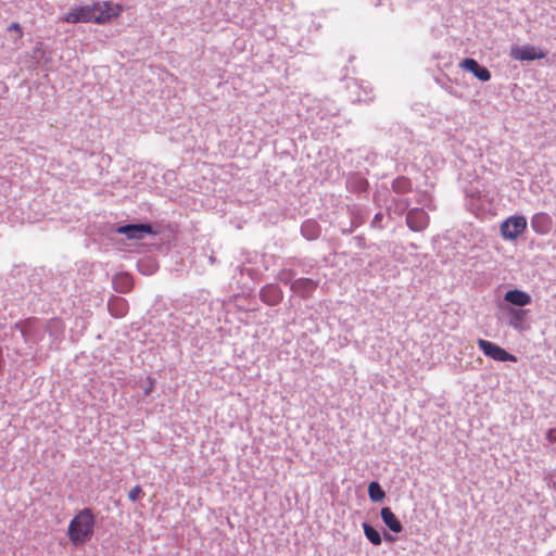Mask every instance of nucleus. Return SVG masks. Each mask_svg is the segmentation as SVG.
I'll use <instances>...</instances> for the list:
<instances>
[{
	"label": "nucleus",
	"mask_w": 556,
	"mask_h": 556,
	"mask_svg": "<svg viewBox=\"0 0 556 556\" xmlns=\"http://www.w3.org/2000/svg\"><path fill=\"white\" fill-rule=\"evenodd\" d=\"M121 4H113L109 1L94 2L91 5L74 7L65 13L60 21L68 24L96 23L108 24L112 18L119 16L123 12Z\"/></svg>",
	"instance_id": "obj_1"
},
{
	"label": "nucleus",
	"mask_w": 556,
	"mask_h": 556,
	"mask_svg": "<svg viewBox=\"0 0 556 556\" xmlns=\"http://www.w3.org/2000/svg\"><path fill=\"white\" fill-rule=\"evenodd\" d=\"M96 528V516L90 508L80 509L70 521L67 538L73 546H81L89 542Z\"/></svg>",
	"instance_id": "obj_2"
},
{
	"label": "nucleus",
	"mask_w": 556,
	"mask_h": 556,
	"mask_svg": "<svg viewBox=\"0 0 556 556\" xmlns=\"http://www.w3.org/2000/svg\"><path fill=\"white\" fill-rule=\"evenodd\" d=\"M527 229V219L522 215L510 216L506 218L500 227L501 235L504 239L516 240Z\"/></svg>",
	"instance_id": "obj_3"
},
{
	"label": "nucleus",
	"mask_w": 556,
	"mask_h": 556,
	"mask_svg": "<svg viewBox=\"0 0 556 556\" xmlns=\"http://www.w3.org/2000/svg\"><path fill=\"white\" fill-rule=\"evenodd\" d=\"M477 345L484 353V355L494 361L517 362V357L515 355L508 353L506 350L491 341L478 339Z\"/></svg>",
	"instance_id": "obj_4"
},
{
	"label": "nucleus",
	"mask_w": 556,
	"mask_h": 556,
	"mask_svg": "<svg viewBox=\"0 0 556 556\" xmlns=\"http://www.w3.org/2000/svg\"><path fill=\"white\" fill-rule=\"evenodd\" d=\"M510 56L518 61H533L545 58V53L534 46L526 45L511 48Z\"/></svg>",
	"instance_id": "obj_5"
},
{
	"label": "nucleus",
	"mask_w": 556,
	"mask_h": 556,
	"mask_svg": "<svg viewBox=\"0 0 556 556\" xmlns=\"http://www.w3.org/2000/svg\"><path fill=\"white\" fill-rule=\"evenodd\" d=\"M406 224L413 231H422L429 224V216L422 208H413L407 213Z\"/></svg>",
	"instance_id": "obj_6"
},
{
	"label": "nucleus",
	"mask_w": 556,
	"mask_h": 556,
	"mask_svg": "<svg viewBox=\"0 0 556 556\" xmlns=\"http://www.w3.org/2000/svg\"><path fill=\"white\" fill-rule=\"evenodd\" d=\"M459 66L464 71H468L475 75L481 81H489L491 79V73L486 67L481 66L475 59H464Z\"/></svg>",
	"instance_id": "obj_7"
},
{
	"label": "nucleus",
	"mask_w": 556,
	"mask_h": 556,
	"mask_svg": "<svg viewBox=\"0 0 556 556\" xmlns=\"http://www.w3.org/2000/svg\"><path fill=\"white\" fill-rule=\"evenodd\" d=\"M552 218L545 212L535 213L531 218V227L539 235H547L552 229Z\"/></svg>",
	"instance_id": "obj_8"
},
{
	"label": "nucleus",
	"mask_w": 556,
	"mask_h": 556,
	"mask_svg": "<svg viewBox=\"0 0 556 556\" xmlns=\"http://www.w3.org/2000/svg\"><path fill=\"white\" fill-rule=\"evenodd\" d=\"M318 287V281L311 278H299L291 282V290L303 298L312 295Z\"/></svg>",
	"instance_id": "obj_9"
},
{
	"label": "nucleus",
	"mask_w": 556,
	"mask_h": 556,
	"mask_svg": "<svg viewBox=\"0 0 556 556\" xmlns=\"http://www.w3.org/2000/svg\"><path fill=\"white\" fill-rule=\"evenodd\" d=\"M118 233L125 235L128 239H141L143 233H152V227L146 224H132L117 228Z\"/></svg>",
	"instance_id": "obj_10"
},
{
	"label": "nucleus",
	"mask_w": 556,
	"mask_h": 556,
	"mask_svg": "<svg viewBox=\"0 0 556 556\" xmlns=\"http://www.w3.org/2000/svg\"><path fill=\"white\" fill-rule=\"evenodd\" d=\"M504 300L516 306H526L531 303V295L522 290L514 289L505 293Z\"/></svg>",
	"instance_id": "obj_11"
},
{
	"label": "nucleus",
	"mask_w": 556,
	"mask_h": 556,
	"mask_svg": "<svg viewBox=\"0 0 556 556\" xmlns=\"http://www.w3.org/2000/svg\"><path fill=\"white\" fill-rule=\"evenodd\" d=\"M383 523L395 533L403 530V526L390 507H383L380 511Z\"/></svg>",
	"instance_id": "obj_12"
},
{
	"label": "nucleus",
	"mask_w": 556,
	"mask_h": 556,
	"mask_svg": "<svg viewBox=\"0 0 556 556\" xmlns=\"http://www.w3.org/2000/svg\"><path fill=\"white\" fill-rule=\"evenodd\" d=\"M113 288L119 293H127L134 287L132 277L126 273H119L113 277Z\"/></svg>",
	"instance_id": "obj_13"
},
{
	"label": "nucleus",
	"mask_w": 556,
	"mask_h": 556,
	"mask_svg": "<svg viewBox=\"0 0 556 556\" xmlns=\"http://www.w3.org/2000/svg\"><path fill=\"white\" fill-rule=\"evenodd\" d=\"M282 295L278 287L269 285L261 290V299L268 305H276L280 302Z\"/></svg>",
	"instance_id": "obj_14"
},
{
	"label": "nucleus",
	"mask_w": 556,
	"mask_h": 556,
	"mask_svg": "<svg viewBox=\"0 0 556 556\" xmlns=\"http://www.w3.org/2000/svg\"><path fill=\"white\" fill-rule=\"evenodd\" d=\"M108 307L111 315L116 318L125 316L128 309L126 300L118 296L111 299L109 301Z\"/></svg>",
	"instance_id": "obj_15"
},
{
	"label": "nucleus",
	"mask_w": 556,
	"mask_h": 556,
	"mask_svg": "<svg viewBox=\"0 0 556 556\" xmlns=\"http://www.w3.org/2000/svg\"><path fill=\"white\" fill-rule=\"evenodd\" d=\"M392 189L396 193H407L412 190V182L406 177H399L392 182Z\"/></svg>",
	"instance_id": "obj_16"
},
{
	"label": "nucleus",
	"mask_w": 556,
	"mask_h": 556,
	"mask_svg": "<svg viewBox=\"0 0 556 556\" xmlns=\"http://www.w3.org/2000/svg\"><path fill=\"white\" fill-rule=\"evenodd\" d=\"M363 529H364L365 536L367 538V540L370 543H372L374 545L381 544V542H382L381 535L374 527H371L370 525L365 522V523H363Z\"/></svg>",
	"instance_id": "obj_17"
},
{
	"label": "nucleus",
	"mask_w": 556,
	"mask_h": 556,
	"mask_svg": "<svg viewBox=\"0 0 556 556\" xmlns=\"http://www.w3.org/2000/svg\"><path fill=\"white\" fill-rule=\"evenodd\" d=\"M368 495L371 501L374 502H380L384 498L386 493L381 489L380 484L376 481H372L368 485Z\"/></svg>",
	"instance_id": "obj_18"
},
{
	"label": "nucleus",
	"mask_w": 556,
	"mask_h": 556,
	"mask_svg": "<svg viewBox=\"0 0 556 556\" xmlns=\"http://www.w3.org/2000/svg\"><path fill=\"white\" fill-rule=\"evenodd\" d=\"M302 232L304 236H306L308 239H314L318 236L319 229L315 222L307 220L302 226Z\"/></svg>",
	"instance_id": "obj_19"
},
{
	"label": "nucleus",
	"mask_w": 556,
	"mask_h": 556,
	"mask_svg": "<svg viewBox=\"0 0 556 556\" xmlns=\"http://www.w3.org/2000/svg\"><path fill=\"white\" fill-rule=\"evenodd\" d=\"M35 319H26L16 324V328L20 329L23 337H27L29 334L30 329L33 328Z\"/></svg>",
	"instance_id": "obj_20"
},
{
	"label": "nucleus",
	"mask_w": 556,
	"mask_h": 556,
	"mask_svg": "<svg viewBox=\"0 0 556 556\" xmlns=\"http://www.w3.org/2000/svg\"><path fill=\"white\" fill-rule=\"evenodd\" d=\"M142 495H143V492H142L141 486H139V485L134 486V488L128 492V498H129L131 502H136V501H138Z\"/></svg>",
	"instance_id": "obj_21"
},
{
	"label": "nucleus",
	"mask_w": 556,
	"mask_h": 556,
	"mask_svg": "<svg viewBox=\"0 0 556 556\" xmlns=\"http://www.w3.org/2000/svg\"><path fill=\"white\" fill-rule=\"evenodd\" d=\"M8 30H13L16 33L17 35V38H22L23 37V30H22V27L18 23H12L9 27H8Z\"/></svg>",
	"instance_id": "obj_22"
},
{
	"label": "nucleus",
	"mask_w": 556,
	"mask_h": 556,
	"mask_svg": "<svg viewBox=\"0 0 556 556\" xmlns=\"http://www.w3.org/2000/svg\"><path fill=\"white\" fill-rule=\"evenodd\" d=\"M545 438L549 443H556V428L548 429Z\"/></svg>",
	"instance_id": "obj_23"
},
{
	"label": "nucleus",
	"mask_w": 556,
	"mask_h": 556,
	"mask_svg": "<svg viewBox=\"0 0 556 556\" xmlns=\"http://www.w3.org/2000/svg\"><path fill=\"white\" fill-rule=\"evenodd\" d=\"M151 390H152V386H150L149 388H147V390H146V394H149Z\"/></svg>",
	"instance_id": "obj_24"
},
{
	"label": "nucleus",
	"mask_w": 556,
	"mask_h": 556,
	"mask_svg": "<svg viewBox=\"0 0 556 556\" xmlns=\"http://www.w3.org/2000/svg\"><path fill=\"white\" fill-rule=\"evenodd\" d=\"M386 538H387V540H390V541L393 540L392 536H390V535H387Z\"/></svg>",
	"instance_id": "obj_25"
}]
</instances>
